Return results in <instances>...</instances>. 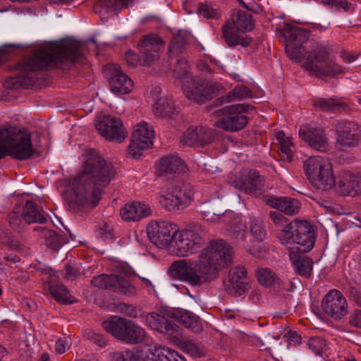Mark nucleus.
<instances>
[{"label": "nucleus", "mask_w": 361, "mask_h": 361, "mask_svg": "<svg viewBox=\"0 0 361 361\" xmlns=\"http://www.w3.org/2000/svg\"><path fill=\"white\" fill-rule=\"evenodd\" d=\"M82 171L73 179L70 206L74 210L94 208L104 190L115 177L116 168L101 157L97 151L89 149Z\"/></svg>", "instance_id": "nucleus-1"}, {"label": "nucleus", "mask_w": 361, "mask_h": 361, "mask_svg": "<svg viewBox=\"0 0 361 361\" xmlns=\"http://www.w3.org/2000/svg\"><path fill=\"white\" fill-rule=\"evenodd\" d=\"M233 251L221 239L212 240L197 260L179 259L172 263V274L181 281L199 287L216 279L219 271L233 261Z\"/></svg>", "instance_id": "nucleus-2"}, {"label": "nucleus", "mask_w": 361, "mask_h": 361, "mask_svg": "<svg viewBox=\"0 0 361 361\" xmlns=\"http://www.w3.org/2000/svg\"><path fill=\"white\" fill-rule=\"evenodd\" d=\"M81 47L70 40L44 45L16 64L18 73L13 78V83L29 88L36 83L38 71L79 60L82 55Z\"/></svg>", "instance_id": "nucleus-3"}, {"label": "nucleus", "mask_w": 361, "mask_h": 361, "mask_svg": "<svg viewBox=\"0 0 361 361\" xmlns=\"http://www.w3.org/2000/svg\"><path fill=\"white\" fill-rule=\"evenodd\" d=\"M269 216L279 231V240L288 250L307 252L312 249L316 238L309 222L295 220L288 224L286 218L279 212H271Z\"/></svg>", "instance_id": "nucleus-4"}, {"label": "nucleus", "mask_w": 361, "mask_h": 361, "mask_svg": "<svg viewBox=\"0 0 361 361\" xmlns=\"http://www.w3.org/2000/svg\"><path fill=\"white\" fill-rule=\"evenodd\" d=\"M34 153L30 133L9 123L3 125L0 132V160L10 155L18 160L29 159Z\"/></svg>", "instance_id": "nucleus-5"}, {"label": "nucleus", "mask_w": 361, "mask_h": 361, "mask_svg": "<svg viewBox=\"0 0 361 361\" xmlns=\"http://www.w3.org/2000/svg\"><path fill=\"white\" fill-rule=\"evenodd\" d=\"M304 67L316 77H333L344 72L343 68L330 58L328 48L321 43H316L308 51Z\"/></svg>", "instance_id": "nucleus-6"}, {"label": "nucleus", "mask_w": 361, "mask_h": 361, "mask_svg": "<svg viewBox=\"0 0 361 361\" xmlns=\"http://www.w3.org/2000/svg\"><path fill=\"white\" fill-rule=\"evenodd\" d=\"M303 170L310 183L319 190H329L336 186L335 176L329 160L311 157L303 163Z\"/></svg>", "instance_id": "nucleus-7"}, {"label": "nucleus", "mask_w": 361, "mask_h": 361, "mask_svg": "<svg viewBox=\"0 0 361 361\" xmlns=\"http://www.w3.org/2000/svg\"><path fill=\"white\" fill-rule=\"evenodd\" d=\"M106 332L114 337L130 344H137L144 341L145 330L132 320L113 316L102 322Z\"/></svg>", "instance_id": "nucleus-8"}, {"label": "nucleus", "mask_w": 361, "mask_h": 361, "mask_svg": "<svg viewBox=\"0 0 361 361\" xmlns=\"http://www.w3.org/2000/svg\"><path fill=\"white\" fill-rule=\"evenodd\" d=\"M252 108L250 105L245 104L226 106L219 109L221 118L216 121L215 126L229 132L242 130L247 126L248 122V118L245 114Z\"/></svg>", "instance_id": "nucleus-9"}, {"label": "nucleus", "mask_w": 361, "mask_h": 361, "mask_svg": "<svg viewBox=\"0 0 361 361\" xmlns=\"http://www.w3.org/2000/svg\"><path fill=\"white\" fill-rule=\"evenodd\" d=\"M310 32L303 28L286 24L283 31L286 39V51L296 61L303 59L305 48L304 44L308 40Z\"/></svg>", "instance_id": "nucleus-10"}, {"label": "nucleus", "mask_w": 361, "mask_h": 361, "mask_svg": "<svg viewBox=\"0 0 361 361\" xmlns=\"http://www.w3.org/2000/svg\"><path fill=\"white\" fill-rule=\"evenodd\" d=\"M183 90L185 97L189 99L204 103L215 96L219 85L194 77L183 82Z\"/></svg>", "instance_id": "nucleus-11"}, {"label": "nucleus", "mask_w": 361, "mask_h": 361, "mask_svg": "<svg viewBox=\"0 0 361 361\" xmlns=\"http://www.w3.org/2000/svg\"><path fill=\"white\" fill-rule=\"evenodd\" d=\"M200 228L185 229L176 231L174 237L173 247L176 255L180 257L188 256L195 252L203 244L201 233L198 232Z\"/></svg>", "instance_id": "nucleus-12"}, {"label": "nucleus", "mask_w": 361, "mask_h": 361, "mask_svg": "<svg viewBox=\"0 0 361 361\" xmlns=\"http://www.w3.org/2000/svg\"><path fill=\"white\" fill-rule=\"evenodd\" d=\"M154 136L153 126L142 121L137 123L132 133V139L128 147V153L137 158L143 152L152 145V139Z\"/></svg>", "instance_id": "nucleus-13"}, {"label": "nucleus", "mask_w": 361, "mask_h": 361, "mask_svg": "<svg viewBox=\"0 0 361 361\" xmlns=\"http://www.w3.org/2000/svg\"><path fill=\"white\" fill-rule=\"evenodd\" d=\"M178 229V226L170 221H152L147 226V233L152 243L165 247L173 243Z\"/></svg>", "instance_id": "nucleus-14"}, {"label": "nucleus", "mask_w": 361, "mask_h": 361, "mask_svg": "<svg viewBox=\"0 0 361 361\" xmlns=\"http://www.w3.org/2000/svg\"><path fill=\"white\" fill-rule=\"evenodd\" d=\"M100 135L109 141L122 142L126 137V130L119 118L104 116L96 123Z\"/></svg>", "instance_id": "nucleus-15"}, {"label": "nucleus", "mask_w": 361, "mask_h": 361, "mask_svg": "<svg viewBox=\"0 0 361 361\" xmlns=\"http://www.w3.org/2000/svg\"><path fill=\"white\" fill-rule=\"evenodd\" d=\"M140 54L143 56L144 65H151L159 58V53L163 50L164 41L157 34L150 33L142 36L137 44Z\"/></svg>", "instance_id": "nucleus-16"}, {"label": "nucleus", "mask_w": 361, "mask_h": 361, "mask_svg": "<svg viewBox=\"0 0 361 361\" xmlns=\"http://www.w3.org/2000/svg\"><path fill=\"white\" fill-rule=\"evenodd\" d=\"M324 312L334 319H340L348 312L347 301L343 295L338 290H331L324 298L322 302Z\"/></svg>", "instance_id": "nucleus-17"}, {"label": "nucleus", "mask_w": 361, "mask_h": 361, "mask_svg": "<svg viewBox=\"0 0 361 361\" xmlns=\"http://www.w3.org/2000/svg\"><path fill=\"white\" fill-rule=\"evenodd\" d=\"M299 136L308 145L317 151L324 152L329 150L328 137L322 128L302 126L299 130Z\"/></svg>", "instance_id": "nucleus-18"}, {"label": "nucleus", "mask_w": 361, "mask_h": 361, "mask_svg": "<svg viewBox=\"0 0 361 361\" xmlns=\"http://www.w3.org/2000/svg\"><path fill=\"white\" fill-rule=\"evenodd\" d=\"M336 145L353 148L357 146L361 139L360 127L354 122H342L336 128Z\"/></svg>", "instance_id": "nucleus-19"}, {"label": "nucleus", "mask_w": 361, "mask_h": 361, "mask_svg": "<svg viewBox=\"0 0 361 361\" xmlns=\"http://www.w3.org/2000/svg\"><path fill=\"white\" fill-rule=\"evenodd\" d=\"M111 91L118 94H128L133 88V80L120 69L117 64H108L105 69Z\"/></svg>", "instance_id": "nucleus-20"}, {"label": "nucleus", "mask_w": 361, "mask_h": 361, "mask_svg": "<svg viewBox=\"0 0 361 361\" xmlns=\"http://www.w3.org/2000/svg\"><path fill=\"white\" fill-rule=\"evenodd\" d=\"M336 190L341 196L355 197L361 195V173L344 172L337 182Z\"/></svg>", "instance_id": "nucleus-21"}, {"label": "nucleus", "mask_w": 361, "mask_h": 361, "mask_svg": "<svg viewBox=\"0 0 361 361\" xmlns=\"http://www.w3.org/2000/svg\"><path fill=\"white\" fill-rule=\"evenodd\" d=\"M214 139L213 131L204 127H190L185 132L182 142L189 146L204 147Z\"/></svg>", "instance_id": "nucleus-22"}, {"label": "nucleus", "mask_w": 361, "mask_h": 361, "mask_svg": "<svg viewBox=\"0 0 361 361\" xmlns=\"http://www.w3.org/2000/svg\"><path fill=\"white\" fill-rule=\"evenodd\" d=\"M265 179L255 169H250L238 188L245 193L258 196L264 192Z\"/></svg>", "instance_id": "nucleus-23"}, {"label": "nucleus", "mask_w": 361, "mask_h": 361, "mask_svg": "<svg viewBox=\"0 0 361 361\" xmlns=\"http://www.w3.org/2000/svg\"><path fill=\"white\" fill-rule=\"evenodd\" d=\"M167 315L175 319L192 332L199 333L202 330L200 319L192 312L183 309H174L170 310Z\"/></svg>", "instance_id": "nucleus-24"}, {"label": "nucleus", "mask_w": 361, "mask_h": 361, "mask_svg": "<svg viewBox=\"0 0 361 361\" xmlns=\"http://www.w3.org/2000/svg\"><path fill=\"white\" fill-rule=\"evenodd\" d=\"M233 24L228 20L221 28L224 42L231 47L237 45H241L243 47H247L252 42L251 38L245 36L244 32H241Z\"/></svg>", "instance_id": "nucleus-25"}, {"label": "nucleus", "mask_w": 361, "mask_h": 361, "mask_svg": "<svg viewBox=\"0 0 361 361\" xmlns=\"http://www.w3.org/2000/svg\"><path fill=\"white\" fill-rule=\"evenodd\" d=\"M145 322L152 329L170 336L176 333L178 328L173 322L169 321L163 315L157 312H150L147 314Z\"/></svg>", "instance_id": "nucleus-26"}, {"label": "nucleus", "mask_w": 361, "mask_h": 361, "mask_svg": "<svg viewBox=\"0 0 361 361\" xmlns=\"http://www.w3.org/2000/svg\"><path fill=\"white\" fill-rule=\"evenodd\" d=\"M151 213L149 206L138 202L127 203L120 210V215L125 221H138L142 217L149 216Z\"/></svg>", "instance_id": "nucleus-27"}, {"label": "nucleus", "mask_w": 361, "mask_h": 361, "mask_svg": "<svg viewBox=\"0 0 361 361\" xmlns=\"http://www.w3.org/2000/svg\"><path fill=\"white\" fill-rule=\"evenodd\" d=\"M267 204L275 209L279 212L288 215L295 214L300 211V203L298 200L287 197H269L266 200Z\"/></svg>", "instance_id": "nucleus-28"}, {"label": "nucleus", "mask_w": 361, "mask_h": 361, "mask_svg": "<svg viewBox=\"0 0 361 361\" xmlns=\"http://www.w3.org/2000/svg\"><path fill=\"white\" fill-rule=\"evenodd\" d=\"M300 250H290L289 259L294 268L295 271L302 276L309 277L312 270V261L307 256Z\"/></svg>", "instance_id": "nucleus-29"}, {"label": "nucleus", "mask_w": 361, "mask_h": 361, "mask_svg": "<svg viewBox=\"0 0 361 361\" xmlns=\"http://www.w3.org/2000/svg\"><path fill=\"white\" fill-rule=\"evenodd\" d=\"M106 289L114 292L123 293L128 296H133L136 294L135 287L123 277L117 274L107 275L106 281Z\"/></svg>", "instance_id": "nucleus-30"}, {"label": "nucleus", "mask_w": 361, "mask_h": 361, "mask_svg": "<svg viewBox=\"0 0 361 361\" xmlns=\"http://www.w3.org/2000/svg\"><path fill=\"white\" fill-rule=\"evenodd\" d=\"M184 169V162L176 156L162 157L157 164V169L160 175L180 173Z\"/></svg>", "instance_id": "nucleus-31"}, {"label": "nucleus", "mask_w": 361, "mask_h": 361, "mask_svg": "<svg viewBox=\"0 0 361 361\" xmlns=\"http://www.w3.org/2000/svg\"><path fill=\"white\" fill-rule=\"evenodd\" d=\"M23 218L25 223L30 224L34 223L44 224L47 218L42 208L32 201H26L23 207Z\"/></svg>", "instance_id": "nucleus-32"}, {"label": "nucleus", "mask_w": 361, "mask_h": 361, "mask_svg": "<svg viewBox=\"0 0 361 361\" xmlns=\"http://www.w3.org/2000/svg\"><path fill=\"white\" fill-rule=\"evenodd\" d=\"M257 276L261 285L271 287L276 291H279L284 288L283 281L269 268L259 269Z\"/></svg>", "instance_id": "nucleus-33"}, {"label": "nucleus", "mask_w": 361, "mask_h": 361, "mask_svg": "<svg viewBox=\"0 0 361 361\" xmlns=\"http://www.w3.org/2000/svg\"><path fill=\"white\" fill-rule=\"evenodd\" d=\"M168 192L187 207L192 200L193 192L190 185L188 184L174 182L168 188Z\"/></svg>", "instance_id": "nucleus-34"}, {"label": "nucleus", "mask_w": 361, "mask_h": 361, "mask_svg": "<svg viewBox=\"0 0 361 361\" xmlns=\"http://www.w3.org/2000/svg\"><path fill=\"white\" fill-rule=\"evenodd\" d=\"M49 290L55 300L62 304L73 302V297L70 295L67 288L59 280L51 279L49 281Z\"/></svg>", "instance_id": "nucleus-35"}, {"label": "nucleus", "mask_w": 361, "mask_h": 361, "mask_svg": "<svg viewBox=\"0 0 361 361\" xmlns=\"http://www.w3.org/2000/svg\"><path fill=\"white\" fill-rule=\"evenodd\" d=\"M153 113L157 117L172 118L177 113L176 108L171 98H160L153 106Z\"/></svg>", "instance_id": "nucleus-36"}, {"label": "nucleus", "mask_w": 361, "mask_h": 361, "mask_svg": "<svg viewBox=\"0 0 361 361\" xmlns=\"http://www.w3.org/2000/svg\"><path fill=\"white\" fill-rule=\"evenodd\" d=\"M142 361H186L178 352L169 348L155 349L151 357H143Z\"/></svg>", "instance_id": "nucleus-37"}, {"label": "nucleus", "mask_w": 361, "mask_h": 361, "mask_svg": "<svg viewBox=\"0 0 361 361\" xmlns=\"http://www.w3.org/2000/svg\"><path fill=\"white\" fill-rule=\"evenodd\" d=\"M246 276L247 270L244 267L231 268L228 274L229 283L237 292H245L246 286L244 283V280L246 279Z\"/></svg>", "instance_id": "nucleus-38"}, {"label": "nucleus", "mask_w": 361, "mask_h": 361, "mask_svg": "<svg viewBox=\"0 0 361 361\" xmlns=\"http://www.w3.org/2000/svg\"><path fill=\"white\" fill-rule=\"evenodd\" d=\"M178 346L183 352L193 357H202L207 355L205 348L192 340L181 339L178 342Z\"/></svg>", "instance_id": "nucleus-39"}, {"label": "nucleus", "mask_w": 361, "mask_h": 361, "mask_svg": "<svg viewBox=\"0 0 361 361\" xmlns=\"http://www.w3.org/2000/svg\"><path fill=\"white\" fill-rule=\"evenodd\" d=\"M246 224V221H244L242 217L233 219L227 229L228 235L237 241H243L245 238Z\"/></svg>", "instance_id": "nucleus-40"}, {"label": "nucleus", "mask_w": 361, "mask_h": 361, "mask_svg": "<svg viewBox=\"0 0 361 361\" xmlns=\"http://www.w3.org/2000/svg\"><path fill=\"white\" fill-rule=\"evenodd\" d=\"M241 32L250 31L253 29V24L251 16L246 11H238L234 13L231 21Z\"/></svg>", "instance_id": "nucleus-41"}, {"label": "nucleus", "mask_w": 361, "mask_h": 361, "mask_svg": "<svg viewBox=\"0 0 361 361\" xmlns=\"http://www.w3.org/2000/svg\"><path fill=\"white\" fill-rule=\"evenodd\" d=\"M276 138L279 142L281 157L287 161L290 162L293 159L292 147H294L292 138L285 135L283 131H279L276 133Z\"/></svg>", "instance_id": "nucleus-42"}, {"label": "nucleus", "mask_w": 361, "mask_h": 361, "mask_svg": "<svg viewBox=\"0 0 361 361\" xmlns=\"http://www.w3.org/2000/svg\"><path fill=\"white\" fill-rule=\"evenodd\" d=\"M315 108L331 112H336L341 109H345L346 104L335 99H322L319 98L314 101Z\"/></svg>", "instance_id": "nucleus-43"}, {"label": "nucleus", "mask_w": 361, "mask_h": 361, "mask_svg": "<svg viewBox=\"0 0 361 361\" xmlns=\"http://www.w3.org/2000/svg\"><path fill=\"white\" fill-rule=\"evenodd\" d=\"M42 235L46 240L47 247L54 251L58 250L65 243L63 235L54 231L43 228Z\"/></svg>", "instance_id": "nucleus-44"}, {"label": "nucleus", "mask_w": 361, "mask_h": 361, "mask_svg": "<svg viewBox=\"0 0 361 361\" xmlns=\"http://www.w3.org/2000/svg\"><path fill=\"white\" fill-rule=\"evenodd\" d=\"M248 224L251 235L257 242L263 241L266 237L267 233L262 221L255 217H250Z\"/></svg>", "instance_id": "nucleus-45"}, {"label": "nucleus", "mask_w": 361, "mask_h": 361, "mask_svg": "<svg viewBox=\"0 0 361 361\" xmlns=\"http://www.w3.org/2000/svg\"><path fill=\"white\" fill-rule=\"evenodd\" d=\"M159 202L169 212L182 210L187 207V206L183 205L177 198L171 195L169 192L166 195L159 196Z\"/></svg>", "instance_id": "nucleus-46"}, {"label": "nucleus", "mask_w": 361, "mask_h": 361, "mask_svg": "<svg viewBox=\"0 0 361 361\" xmlns=\"http://www.w3.org/2000/svg\"><path fill=\"white\" fill-rule=\"evenodd\" d=\"M109 361H142V355L134 350L115 351L109 355Z\"/></svg>", "instance_id": "nucleus-47"}, {"label": "nucleus", "mask_w": 361, "mask_h": 361, "mask_svg": "<svg viewBox=\"0 0 361 361\" xmlns=\"http://www.w3.org/2000/svg\"><path fill=\"white\" fill-rule=\"evenodd\" d=\"M131 0H97L94 4V9L98 7L106 11L121 9L127 7Z\"/></svg>", "instance_id": "nucleus-48"}, {"label": "nucleus", "mask_w": 361, "mask_h": 361, "mask_svg": "<svg viewBox=\"0 0 361 361\" xmlns=\"http://www.w3.org/2000/svg\"><path fill=\"white\" fill-rule=\"evenodd\" d=\"M249 97H252L250 90L245 85H238L232 91L228 92L225 101L232 102Z\"/></svg>", "instance_id": "nucleus-49"}, {"label": "nucleus", "mask_w": 361, "mask_h": 361, "mask_svg": "<svg viewBox=\"0 0 361 361\" xmlns=\"http://www.w3.org/2000/svg\"><path fill=\"white\" fill-rule=\"evenodd\" d=\"M197 12L206 18L219 19L221 17L220 11L214 8L211 2L200 3Z\"/></svg>", "instance_id": "nucleus-50"}, {"label": "nucleus", "mask_w": 361, "mask_h": 361, "mask_svg": "<svg viewBox=\"0 0 361 361\" xmlns=\"http://www.w3.org/2000/svg\"><path fill=\"white\" fill-rule=\"evenodd\" d=\"M189 66L185 59H180L177 61L173 71V76L179 80H190Z\"/></svg>", "instance_id": "nucleus-51"}, {"label": "nucleus", "mask_w": 361, "mask_h": 361, "mask_svg": "<svg viewBox=\"0 0 361 361\" xmlns=\"http://www.w3.org/2000/svg\"><path fill=\"white\" fill-rule=\"evenodd\" d=\"M186 40L181 35L174 36L169 47V51L171 54L177 55L185 49Z\"/></svg>", "instance_id": "nucleus-52"}, {"label": "nucleus", "mask_w": 361, "mask_h": 361, "mask_svg": "<svg viewBox=\"0 0 361 361\" xmlns=\"http://www.w3.org/2000/svg\"><path fill=\"white\" fill-rule=\"evenodd\" d=\"M8 223L10 226L13 230H20L24 226V220L23 218V214H20V209L16 210L15 209L13 212H11L8 216Z\"/></svg>", "instance_id": "nucleus-53"}, {"label": "nucleus", "mask_w": 361, "mask_h": 361, "mask_svg": "<svg viewBox=\"0 0 361 361\" xmlns=\"http://www.w3.org/2000/svg\"><path fill=\"white\" fill-rule=\"evenodd\" d=\"M83 336L85 338L90 341L99 347H104L106 344V340L102 334L97 333L94 330L87 329L84 331Z\"/></svg>", "instance_id": "nucleus-54"}, {"label": "nucleus", "mask_w": 361, "mask_h": 361, "mask_svg": "<svg viewBox=\"0 0 361 361\" xmlns=\"http://www.w3.org/2000/svg\"><path fill=\"white\" fill-rule=\"evenodd\" d=\"M125 59L127 64L130 67H136L137 65L146 66L142 63V60H144L143 56L140 54V56H137L135 52L130 50L126 53Z\"/></svg>", "instance_id": "nucleus-55"}, {"label": "nucleus", "mask_w": 361, "mask_h": 361, "mask_svg": "<svg viewBox=\"0 0 361 361\" xmlns=\"http://www.w3.org/2000/svg\"><path fill=\"white\" fill-rule=\"evenodd\" d=\"M322 2L326 5H331L338 8H343L345 11H353L354 6L352 4L348 2V0H322Z\"/></svg>", "instance_id": "nucleus-56"}, {"label": "nucleus", "mask_w": 361, "mask_h": 361, "mask_svg": "<svg viewBox=\"0 0 361 361\" xmlns=\"http://www.w3.org/2000/svg\"><path fill=\"white\" fill-rule=\"evenodd\" d=\"M325 341L320 337H313L311 338L307 345L309 348L312 350L315 354L319 355L322 352L323 348L325 345Z\"/></svg>", "instance_id": "nucleus-57"}, {"label": "nucleus", "mask_w": 361, "mask_h": 361, "mask_svg": "<svg viewBox=\"0 0 361 361\" xmlns=\"http://www.w3.org/2000/svg\"><path fill=\"white\" fill-rule=\"evenodd\" d=\"M198 69L204 75H211L216 68V66L211 61L208 63L207 61L201 60L197 63Z\"/></svg>", "instance_id": "nucleus-58"}, {"label": "nucleus", "mask_w": 361, "mask_h": 361, "mask_svg": "<svg viewBox=\"0 0 361 361\" xmlns=\"http://www.w3.org/2000/svg\"><path fill=\"white\" fill-rule=\"evenodd\" d=\"M349 324L355 328L361 329V310H355L349 317Z\"/></svg>", "instance_id": "nucleus-59"}, {"label": "nucleus", "mask_w": 361, "mask_h": 361, "mask_svg": "<svg viewBox=\"0 0 361 361\" xmlns=\"http://www.w3.org/2000/svg\"><path fill=\"white\" fill-rule=\"evenodd\" d=\"M107 280L106 274H100L97 276L93 277L91 282L92 284L97 288L106 289V281Z\"/></svg>", "instance_id": "nucleus-60"}, {"label": "nucleus", "mask_w": 361, "mask_h": 361, "mask_svg": "<svg viewBox=\"0 0 361 361\" xmlns=\"http://www.w3.org/2000/svg\"><path fill=\"white\" fill-rule=\"evenodd\" d=\"M340 56L344 62L351 63L357 59L359 54L350 51L342 50Z\"/></svg>", "instance_id": "nucleus-61"}, {"label": "nucleus", "mask_w": 361, "mask_h": 361, "mask_svg": "<svg viewBox=\"0 0 361 361\" xmlns=\"http://www.w3.org/2000/svg\"><path fill=\"white\" fill-rule=\"evenodd\" d=\"M116 271L119 274L131 276L134 274L133 269L126 263H120L115 266Z\"/></svg>", "instance_id": "nucleus-62"}, {"label": "nucleus", "mask_w": 361, "mask_h": 361, "mask_svg": "<svg viewBox=\"0 0 361 361\" xmlns=\"http://www.w3.org/2000/svg\"><path fill=\"white\" fill-rule=\"evenodd\" d=\"M65 276L68 280H73L80 276V272L71 265H66Z\"/></svg>", "instance_id": "nucleus-63"}, {"label": "nucleus", "mask_w": 361, "mask_h": 361, "mask_svg": "<svg viewBox=\"0 0 361 361\" xmlns=\"http://www.w3.org/2000/svg\"><path fill=\"white\" fill-rule=\"evenodd\" d=\"M68 342L66 338H59L56 341L55 350L59 354H63L66 352Z\"/></svg>", "instance_id": "nucleus-64"}]
</instances>
